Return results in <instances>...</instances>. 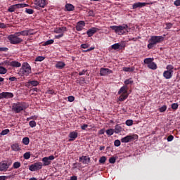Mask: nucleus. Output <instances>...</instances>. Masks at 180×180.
<instances>
[{
	"label": "nucleus",
	"mask_w": 180,
	"mask_h": 180,
	"mask_svg": "<svg viewBox=\"0 0 180 180\" xmlns=\"http://www.w3.org/2000/svg\"><path fill=\"white\" fill-rule=\"evenodd\" d=\"M110 29L114 30L115 33H116L119 36L127 34V33H129V31L130 30V28H129V25H127V24H122L118 26L112 25L110 27Z\"/></svg>",
	"instance_id": "nucleus-1"
},
{
	"label": "nucleus",
	"mask_w": 180,
	"mask_h": 180,
	"mask_svg": "<svg viewBox=\"0 0 180 180\" xmlns=\"http://www.w3.org/2000/svg\"><path fill=\"white\" fill-rule=\"evenodd\" d=\"M164 41V37L162 36H151L150 39H148V49L150 50L151 49H153V47H155L157 44H160V43H162Z\"/></svg>",
	"instance_id": "nucleus-2"
},
{
	"label": "nucleus",
	"mask_w": 180,
	"mask_h": 180,
	"mask_svg": "<svg viewBox=\"0 0 180 180\" xmlns=\"http://www.w3.org/2000/svg\"><path fill=\"white\" fill-rule=\"evenodd\" d=\"M27 106L25 103L17 102L13 104L12 110L15 113H20L23 110H26Z\"/></svg>",
	"instance_id": "nucleus-3"
},
{
	"label": "nucleus",
	"mask_w": 180,
	"mask_h": 180,
	"mask_svg": "<svg viewBox=\"0 0 180 180\" xmlns=\"http://www.w3.org/2000/svg\"><path fill=\"white\" fill-rule=\"evenodd\" d=\"M7 39L11 43V44H20V43L23 41V39L19 37L18 32L8 35Z\"/></svg>",
	"instance_id": "nucleus-4"
},
{
	"label": "nucleus",
	"mask_w": 180,
	"mask_h": 180,
	"mask_svg": "<svg viewBox=\"0 0 180 180\" xmlns=\"http://www.w3.org/2000/svg\"><path fill=\"white\" fill-rule=\"evenodd\" d=\"M19 72L21 75L26 76L29 75V74H32V68L30 67V65L26 62L23 63Z\"/></svg>",
	"instance_id": "nucleus-5"
},
{
	"label": "nucleus",
	"mask_w": 180,
	"mask_h": 180,
	"mask_svg": "<svg viewBox=\"0 0 180 180\" xmlns=\"http://www.w3.org/2000/svg\"><path fill=\"white\" fill-rule=\"evenodd\" d=\"M128 89L129 88L127 87V86H123L118 91V95H120L121 94H122L119 98L120 102H123V101H126V99H127V98L129 97V95H127Z\"/></svg>",
	"instance_id": "nucleus-6"
},
{
	"label": "nucleus",
	"mask_w": 180,
	"mask_h": 180,
	"mask_svg": "<svg viewBox=\"0 0 180 180\" xmlns=\"http://www.w3.org/2000/svg\"><path fill=\"white\" fill-rule=\"evenodd\" d=\"M144 64L147 65L149 70H157V63H154V58H146L143 60Z\"/></svg>",
	"instance_id": "nucleus-7"
},
{
	"label": "nucleus",
	"mask_w": 180,
	"mask_h": 180,
	"mask_svg": "<svg viewBox=\"0 0 180 180\" xmlns=\"http://www.w3.org/2000/svg\"><path fill=\"white\" fill-rule=\"evenodd\" d=\"M27 6H29V4H14L8 7V12H10V13L15 12L16 9H20L22 8H26Z\"/></svg>",
	"instance_id": "nucleus-8"
},
{
	"label": "nucleus",
	"mask_w": 180,
	"mask_h": 180,
	"mask_svg": "<svg viewBox=\"0 0 180 180\" xmlns=\"http://www.w3.org/2000/svg\"><path fill=\"white\" fill-rule=\"evenodd\" d=\"M43 168V163L41 162H35L29 167L30 171L34 172L36 171H40Z\"/></svg>",
	"instance_id": "nucleus-9"
},
{
	"label": "nucleus",
	"mask_w": 180,
	"mask_h": 180,
	"mask_svg": "<svg viewBox=\"0 0 180 180\" xmlns=\"http://www.w3.org/2000/svg\"><path fill=\"white\" fill-rule=\"evenodd\" d=\"M133 140H139V135H128L121 139V143H130V141H133Z\"/></svg>",
	"instance_id": "nucleus-10"
},
{
	"label": "nucleus",
	"mask_w": 180,
	"mask_h": 180,
	"mask_svg": "<svg viewBox=\"0 0 180 180\" xmlns=\"http://www.w3.org/2000/svg\"><path fill=\"white\" fill-rule=\"evenodd\" d=\"M54 155H51L49 157H44L42 158V167H47L49 165H50V164H51V161H53V160H54Z\"/></svg>",
	"instance_id": "nucleus-11"
},
{
	"label": "nucleus",
	"mask_w": 180,
	"mask_h": 180,
	"mask_svg": "<svg viewBox=\"0 0 180 180\" xmlns=\"http://www.w3.org/2000/svg\"><path fill=\"white\" fill-rule=\"evenodd\" d=\"M112 72L113 71L108 68H101L100 70L101 77H106V75H109V74H112Z\"/></svg>",
	"instance_id": "nucleus-12"
},
{
	"label": "nucleus",
	"mask_w": 180,
	"mask_h": 180,
	"mask_svg": "<svg viewBox=\"0 0 180 180\" xmlns=\"http://www.w3.org/2000/svg\"><path fill=\"white\" fill-rule=\"evenodd\" d=\"M14 95L13 93L11 92H2L0 93V99H11V98H13Z\"/></svg>",
	"instance_id": "nucleus-13"
},
{
	"label": "nucleus",
	"mask_w": 180,
	"mask_h": 180,
	"mask_svg": "<svg viewBox=\"0 0 180 180\" xmlns=\"http://www.w3.org/2000/svg\"><path fill=\"white\" fill-rule=\"evenodd\" d=\"M79 162H81L82 164H89L91 162V158L89 156H82L79 158Z\"/></svg>",
	"instance_id": "nucleus-14"
},
{
	"label": "nucleus",
	"mask_w": 180,
	"mask_h": 180,
	"mask_svg": "<svg viewBox=\"0 0 180 180\" xmlns=\"http://www.w3.org/2000/svg\"><path fill=\"white\" fill-rule=\"evenodd\" d=\"M96 32H99V29L94 27L88 30L86 34L89 37H92V36H94Z\"/></svg>",
	"instance_id": "nucleus-15"
},
{
	"label": "nucleus",
	"mask_w": 180,
	"mask_h": 180,
	"mask_svg": "<svg viewBox=\"0 0 180 180\" xmlns=\"http://www.w3.org/2000/svg\"><path fill=\"white\" fill-rule=\"evenodd\" d=\"M146 5H148V3L137 2L132 5V9H137V8H144Z\"/></svg>",
	"instance_id": "nucleus-16"
},
{
	"label": "nucleus",
	"mask_w": 180,
	"mask_h": 180,
	"mask_svg": "<svg viewBox=\"0 0 180 180\" xmlns=\"http://www.w3.org/2000/svg\"><path fill=\"white\" fill-rule=\"evenodd\" d=\"M34 5L39 6V8H44L46 6V0H35Z\"/></svg>",
	"instance_id": "nucleus-17"
},
{
	"label": "nucleus",
	"mask_w": 180,
	"mask_h": 180,
	"mask_svg": "<svg viewBox=\"0 0 180 180\" xmlns=\"http://www.w3.org/2000/svg\"><path fill=\"white\" fill-rule=\"evenodd\" d=\"M55 67L57 70H63L65 68V63L63 61H58L56 62Z\"/></svg>",
	"instance_id": "nucleus-18"
},
{
	"label": "nucleus",
	"mask_w": 180,
	"mask_h": 180,
	"mask_svg": "<svg viewBox=\"0 0 180 180\" xmlns=\"http://www.w3.org/2000/svg\"><path fill=\"white\" fill-rule=\"evenodd\" d=\"M172 75H174V72L168 70H165L163 72V77L165 78V79H171V78H172Z\"/></svg>",
	"instance_id": "nucleus-19"
},
{
	"label": "nucleus",
	"mask_w": 180,
	"mask_h": 180,
	"mask_svg": "<svg viewBox=\"0 0 180 180\" xmlns=\"http://www.w3.org/2000/svg\"><path fill=\"white\" fill-rule=\"evenodd\" d=\"M8 168H9V164L0 162V171H4V172H6Z\"/></svg>",
	"instance_id": "nucleus-20"
},
{
	"label": "nucleus",
	"mask_w": 180,
	"mask_h": 180,
	"mask_svg": "<svg viewBox=\"0 0 180 180\" xmlns=\"http://www.w3.org/2000/svg\"><path fill=\"white\" fill-rule=\"evenodd\" d=\"M64 32H67V27H57L54 30V33L57 34H64Z\"/></svg>",
	"instance_id": "nucleus-21"
},
{
	"label": "nucleus",
	"mask_w": 180,
	"mask_h": 180,
	"mask_svg": "<svg viewBox=\"0 0 180 180\" xmlns=\"http://www.w3.org/2000/svg\"><path fill=\"white\" fill-rule=\"evenodd\" d=\"M69 141H74L77 137H78V133L76 131H72L69 134Z\"/></svg>",
	"instance_id": "nucleus-22"
},
{
	"label": "nucleus",
	"mask_w": 180,
	"mask_h": 180,
	"mask_svg": "<svg viewBox=\"0 0 180 180\" xmlns=\"http://www.w3.org/2000/svg\"><path fill=\"white\" fill-rule=\"evenodd\" d=\"M8 65H10L11 67L19 68V67H21L22 64L20 63H19L18 61L13 60V61L10 62Z\"/></svg>",
	"instance_id": "nucleus-23"
},
{
	"label": "nucleus",
	"mask_w": 180,
	"mask_h": 180,
	"mask_svg": "<svg viewBox=\"0 0 180 180\" xmlns=\"http://www.w3.org/2000/svg\"><path fill=\"white\" fill-rule=\"evenodd\" d=\"M65 9L68 11V12H71L75 9V7L71 4H67L65 5Z\"/></svg>",
	"instance_id": "nucleus-24"
},
{
	"label": "nucleus",
	"mask_w": 180,
	"mask_h": 180,
	"mask_svg": "<svg viewBox=\"0 0 180 180\" xmlns=\"http://www.w3.org/2000/svg\"><path fill=\"white\" fill-rule=\"evenodd\" d=\"M122 127H120L119 124H117L115 126L114 133H115L116 134H119V133L122 132Z\"/></svg>",
	"instance_id": "nucleus-25"
},
{
	"label": "nucleus",
	"mask_w": 180,
	"mask_h": 180,
	"mask_svg": "<svg viewBox=\"0 0 180 180\" xmlns=\"http://www.w3.org/2000/svg\"><path fill=\"white\" fill-rule=\"evenodd\" d=\"M11 149L13 151H20V146H19V143H14L11 146Z\"/></svg>",
	"instance_id": "nucleus-26"
},
{
	"label": "nucleus",
	"mask_w": 180,
	"mask_h": 180,
	"mask_svg": "<svg viewBox=\"0 0 180 180\" xmlns=\"http://www.w3.org/2000/svg\"><path fill=\"white\" fill-rule=\"evenodd\" d=\"M37 86L39 85V82L37 80H30L28 82V86Z\"/></svg>",
	"instance_id": "nucleus-27"
},
{
	"label": "nucleus",
	"mask_w": 180,
	"mask_h": 180,
	"mask_svg": "<svg viewBox=\"0 0 180 180\" xmlns=\"http://www.w3.org/2000/svg\"><path fill=\"white\" fill-rule=\"evenodd\" d=\"M111 47L113 50H119V49H123L124 46L122 44L117 43L112 45Z\"/></svg>",
	"instance_id": "nucleus-28"
},
{
	"label": "nucleus",
	"mask_w": 180,
	"mask_h": 180,
	"mask_svg": "<svg viewBox=\"0 0 180 180\" xmlns=\"http://www.w3.org/2000/svg\"><path fill=\"white\" fill-rule=\"evenodd\" d=\"M123 71H124L125 72H133V71H134V67H132V68L124 67Z\"/></svg>",
	"instance_id": "nucleus-29"
},
{
	"label": "nucleus",
	"mask_w": 180,
	"mask_h": 180,
	"mask_svg": "<svg viewBox=\"0 0 180 180\" xmlns=\"http://www.w3.org/2000/svg\"><path fill=\"white\" fill-rule=\"evenodd\" d=\"M46 94H49V95H57V92L56 91L53 90V89L49 88Z\"/></svg>",
	"instance_id": "nucleus-30"
},
{
	"label": "nucleus",
	"mask_w": 180,
	"mask_h": 180,
	"mask_svg": "<svg viewBox=\"0 0 180 180\" xmlns=\"http://www.w3.org/2000/svg\"><path fill=\"white\" fill-rule=\"evenodd\" d=\"M21 165L20 162H15L13 165V168H14V169H18V168H20Z\"/></svg>",
	"instance_id": "nucleus-31"
},
{
	"label": "nucleus",
	"mask_w": 180,
	"mask_h": 180,
	"mask_svg": "<svg viewBox=\"0 0 180 180\" xmlns=\"http://www.w3.org/2000/svg\"><path fill=\"white\" fill-rule=\"evenodd\" d=\"M22 143L25 146H29V143H30V139L28 137H25L22 139Z\"/></svg>",
	"instance_id": "nucleus-32"
},
{
	"label": "nucleus",
	"mask_w": 180,
	"mask_h": 180,
	"mask_svg": "<svg viewBox=\"0 0 180 180\" xmlns=\"http://www.w3.org/2000/svg\"><path fill=\"white\" fill-rule=\"evenodd\" d=\"M106 134L108 136H113V134L115 133V129H109L106 130Z\"/></svg>",
	"instance_id": "nucleus-33"
},
{
	"label": "nucleus",
	"mask_w": 180,
	"mask_h": 180,
	"mask_svg": "<svg viewBox=\"0 0 180 180\" xmlns=\"http://www.w3.org/2000/svg\"><path fill=\"white\" fill-rule=\"evenodd\" d=\"M54 43V40L49 39L45 42H44L43 46H50V44H53Z\"/></svg>",
	"instance_id": "nucleus-34"
},
{
	"label": "nucleus",
	"mask_w": 180,
	"mask_h": 180,
	"mask_svg": "<svg viewBox=\"0 0 180 180\" xmlns=\"http://www.w3.org/2000/svg\"><path fill=\"white\" fill-rule=\"evenodd\" d=\"M17 34L18 36H27V30H23V31L18 32Z\"/></svg>",
	"instance_id": "nucleus-35"
},
{
	"label": "nucleus",
	"mask_w": 180,
	"mask_h": 180,
	"mask_svg": "<svg viewBox=\"0 0 180 180\" xmlns=\"http://www.w3.org/2000/svg\"><path fill=\"white\" fill-rule=\"evenodd\" d=\"M25 13L28 15H33L34 13V11L30 8H25Z\"/></svg>",
	"instance_id": "nucleus-36"
},
{
	"label": "nucleus",
	"mask_w": 180,
	"mask_h": 180,
	"mask_svg": "<svg viewBox=\"0 0 180 180\" xmlns=\"http://www.w3.org/2000/svg\"><path fill=\"white\" fill-rule=\"evenodd\" d=\"M6 72H8V70L3 66H0V74H6Z\"/></svg>",
	"instance_id": "nucleus-37"
},
{
	"label": "nucleus",
	"mask_w": 180,
	"mask_h": 180,
	"mask_svg": "<svg viewBox=\"0 0 180 180\" xmlns=\"http://www.w3.org/2000/svg\"><path fill=\"white\" fill-rule=\"evenodd\" d=\"M166 70H167V71H169L170 72H174V66L172 65H168L166 67Z\"/></svg>",
	"instance_id": "nucleus-38"
},
{
	"label": "nucleus",
	"mask_w": 180,
	"mask_h": 180,
	"mask_svg": "<svg viewBox=\"0 0 180 180\" xmlns=\"http://www.w3.org/2000/svg\"><path fill=\"white\" fill-rule=\"evenodd\" d=\"M124 84H125V86H127V85H130V84H133V80L131 79V78L126 79L124 82Z\"/></svg>",
	"instance_id": "nucleus-39"
},
{
	"label": "nucleus",
	"mask_w": 180,
	"mask_h": 180,
	"mask_svg": "<svg viewBox=\"0 0 180 180\" xmlns=\"http://www.w3.org/2000/svg\"><path fill=\"white\" fill-rule=\"evenodd\" d=\"M33 34H35V32H33V30H27V36H33Z\"/></svg>",
	"instance_id": "nucleus-40"
},
{
	"label": "nucleus",
	"mask_w": 180,
	"mask_h": 180,
	"mask_svg": "<svg viewBox=\"0 0 180 180\" xmlns=\"http://www.w3.org/2000/svg\"><path fill=\"white\" fill-rule=\"evenodd\" d=\"M9 129H6L3 130L1 133H0V136H6V134H8V133H9Z\"/></svg>",
	"instance_id": "nucleus-41"
},
{
	"label": "nucleus",
	"mask_w": 180,
	"mask_h": 180,
	"mask_svg": "<svg viewBox=\"0 0 180 180\" xmlns=\"http://www.w3.org/2000/svg\"><path fill=\"white\" fill-rule=\"evenodd\" d=\"M46 59V57L44 56H38L35 58V61H39V62H41V61H44V60Z\"/></svg>",
	"instance_id": "nucleus-42"
},
{
	"label": "nucleus",
	"mask_w": 180,
	"mask_h": 180,
	"mask_svg": "<svg viewBox=\"0 0 180 180\" xmlns=\"http://www.w3.org/2000/svg\"><path fill=\"white\" fill-rule=\"evenodd\" d=\"M23 157L25 160H29L30 158V152H26L24 155Z\"/></svg>",
	"instance_id": "nucleus-43"
},
{
	"label": "nucleus",
	"mask_w": 180,
	"mask_h": 180,
	"mask_svg": "<svg viewBox=\"0 0 180 180\" xmlns=\"http://www.w3.org/2000/svg\"><path fill=\"white\" fill-rule=\"evenodd\" d=\"M11 178H12V176H0V180L11 179Z\"/></svg>",
	"instance_id": "nucleus-44"
},
{
	"label": "nucleus",
	"mask_w": 180,
	"mask_h": 180,
	"mask_svg": "<svg viewBox=\"0 0 180 180\" xmlns=\"http://www.w3.org/2000/svg\"><path fill=\"white\" fill-rule=\"evenodd\" d=\"M172 26H173L172 23L167 22V23H166V27L165 29H166V30H168L171 29L172 27Z\"/></svg>",
	"instance_id": "nucleus-45"
},
{
	"label": "nucleus",
	"mask_w": 180,
	"mask_h": 180,
	"mask_svg": "<svg viewBox=\"0 0 180 180\" xmlns=\"http://www.w3.org/2000/svg\"><path fill=\"white\" fill-rule=\"evenodd\" d=\"M120 144H121L120 140H119V139H117V140H115V141H114V146H115V147H120Z\"/></svg>",
	"instance_id": "nucleus-46"
},
{
	"label": "nucleus",
	"mask_w": 180,
	"mask_h": 180,
	"mask_svg": "<svg viewBox=\"0 0 180 180\" xmlns=\"http://www.w3.org/2000/svg\"><path fill=\"white\" fill-rule=\"evenodd\" d=\"M100 164H103L104 162H106V157L102 156L99 160Z\"/></svg>",
	"instance_id": "nucleus-47"
},
{
	"label": "nucleus",
	"mask_w": 180,
	"mask_h": 180,
	"mask_svg": "<svg viewBox=\"0 0 180 180\" xmlns=\"http://www.w3.org/2000/svg\"><path fill=\"white\" fill-rule=\"evenodd\" d=\"M89 46H90L89 44L86 43V44H81L80 47L81 49H89Z\"/></svg>",
	"instance_id": "nucleus-48"
},
{
	"label": "nucleus",
	"mask_w": 180,
	"mask_h": 180,
	"mask_svg": "<svg viewBox=\"0 0 180 180\" xmlns=\"http://www.w3.org/2000/svg\"><path fill=\"white\" fill-rule=\"evenodd\" d=\"M125 124L127 126H133V120H127Z\"/></svg>",
	"instance_id": "nucleus-49"
},
{
	"label": "nucleus",
	"mask_w": 180,
	"mask_h": 180,
	"mask_svg": "<svg viewBox=\"0 0 180 180\" xmlns=\"http://www.w3.org/2000/svg\"><path fill=\"white\" fill-rule=\"evenodd\" d=\"M109 162L110 164H115V162H116V158L115 157L110 158Z\"/></svg>",
	"instance_id": "nucleus-50"
},
{
	"label": "nucleus",
	"mask_w": 180,
	"mask_h": 180,
	"mask_svg": "<svg viewBox=\"0 0 180 180\" xmlns=\"http://www.w3.org/2000/svg\"><path fill=\"white\" fill-rule=\"evenodd\" d=\"M82 29H84V27L83 26H81L80 25L77 24L76 25V30L77 32H81V30H82Z\"/></svg>",
	"instance_id": "nucleus-51"
},
{
	"label": "nucleus",
	"mask_w": 180,
	"mask_h": 180,
	"mask_svg": "<svg viewBox=\"0 0 180 180\" xmlns=\"http://www.w3.org/2000/svg\"><path fill=\"white\" fill-rule=\"evenodd\" d=\"M29 125L33 128V127H36V122L34 120L30 121L29 122Z\"/></svg>",
	"instance_id": "nucleus-52"
},
{
	"label": "nucleus",
	"mask_w": 180,
	"mask_h": 180,
	"mask_svg": "<svg viewBox=\"0 0 180 180\" xmlns=\"http://www.w3.org/2000/svg\"><path fill=\"white\" fill-rule=\"evenodd\" d=\"M178 106H179V105H178V103H172V109H173V110H176V109H178Z\"/></svg>",
	"instance_id": "nucleus-53"
},
{
	"label": "nucleus",
	"mask_w": 180,
	"mask_h": 180,
	"mask_svg": "<svg viewBox=\"0 0 180 180\" xmlns=\"http://www.w3.org/2000/svg\"><path fill=\"white\" fill-rule=\"evenodd\" d=\"M68 100V102H74V101H75V97H74V96H69Z\"/></svg>",
	"instance_id": "nucleus-54"
},
{
	"label": "nucleus",
	"mask_w": 180,
	"mask_h": 180,
	"mask_svg": "<svg viewBox=\"0 0 180 180\" xmlns=\"http://www.w3.org/2000/svg\"><path fill=\"white\" fill-rule=\"evenodd\" d=\"M160 112L161 113L165 112V110H167V105H163L162 106L160 109H159Z\"/></svg>",
	"instance_id": "nucleus-55"
},
{
	"label": "nucleus",
	"mask_w": 180,
	"mask_h": 180,
	"mask_svg": "<svg viewBox=\"0 0 180 180\" xmlns=\"http://www.w3.org/2000/svg\"><path fill=\"white\" fill-rule=\"evenodd\" d=\"M9 50L7 47H0V53L4 52L6 53Z\"/></svg>",
	"instance_id": "nucleus-56"
},
{
	"label": "nucleus",
	"mask_w": 180,
	"mask_h": 180,
	"mask_svg": "<svg viewBox=\"0 0 180 180\" xmlns=\"http://www.w3.org/2000/svg\"><path fill=\"white\" fill-rule=\"evenodd\" d=\"M6 25L4 22H0V29H6Z\"/></svg>",
	"instance_id": "nucleus-57"
},
{
	"label": "nucleus",
	"mask_w": 180,
	"mask_h": 180,
	"mask_svg": "<svg viewBox=\"0 0 180 180\" xmlns=\"http://www.w3.org/2000/svg\"><path fill=\"white\" fill-rule=\"evenodd\" d=\"M174 5H175V6H180V0L174 1Z\"/></svg>",
	"instance_id": "nucleus-58"
},
{
	"label": "nucleus",
	"mask_w": 180,
	"mask_h": 180,
	"mask_svg": "<svg viewBox=\"0 0 180 180\" xmlns=\"http://www.w3.org/2000/svg\"><path fill=\"white\" fill-rule=\"evenodd\" d=\"M77 25H79L80 26H82L84 27H85V22L84 21H79L77 22Z\"/></svg>",
	"instance_id": "nucleus-59"
},
{
	"label": "nucleus",
	"mask_w": 180,
	"mask_h": 180,
	"mask_svg": "<svg viewBox=\"0 0 180 180\" xmlns=\"http://www.w3.org/2000/svg\"><path fill=\"white\" fill-rule=\"evenodd\" d=\"M88 15H89V16H95V13H94V11H92V10H90L88 12Z\"/></svg>",
	"instance_id": "nucleus-60"
},
{
	"label": "nucleus",
	"mask_w": 180,
	"mask_h": 180,
	"mask_svg": "<svg viewBox=\"0 0 180 180\" xmlns=\"http://www.w3.org/2000/svg\"><path fill=\"white\" fill-rule=\"evenodd\" d=\"M87 127H88V124H84L83 125L81 126L82 130H86Z\"/></svg>",
	"instance_id": "nucleus-61"
},
{
	"label": "nucleus",
	"mask_w": 180,
	"mask_h": 180,
	"mask_svg": "<svg viewBox=\"0 0 180 180\" xmlns=\"http://www.w3.org/2000/svg\"><path fill=\"white\" fill-rule=\"evenodd\" d=\"M88 70H83L82 72H79V75H85V72H86Z\"/></svg>",
	"instance_id": "nucleus-62"
},
{
	"label": "nucleus",
	"mask_w": 180,
	"mask_h": 180,
	"mask_svg": "<svg viewBox=\"0 0 180 180\" xmlns=\"http://www.w3.org/2000/svg\"><path fill=\"white\" fill-rule=\"evenodd\" d=\"M174 140V136L170 135L167 137V141H172Z\"/></svg>",
	"instance_id": "nucleus-63"
},
{
	"label": "nucleus",
	"mask_w": 180,
	"mask_h": 180,
	"mask_svg": "<svg viewBox=\"0 0 180 180\" xmlns=\"http://www.w3.org/2000/svg\"><path fill=\"white\" fill-rule=\"evenodd\" d=\"M98 134L100 135L105 134V129H100L98 131Z\"/></svg>",
	"instance_id": "nucleus-64"
}]
</instances>
